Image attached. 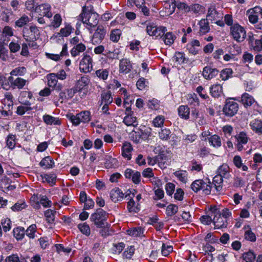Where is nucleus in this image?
<instances>
[{"label": "nucleus", "instance_id": "1", "mask_svg": "<svg viewBox=\"0 0 262 262\" xmlns=\"http://www.w3.org/2000/svg\"><path fill=\"white\" fill-rule=\"evenodd\" d=\"M108 216V214L105 211L99 208L91 215L90 220L97 228H101L107 226Z\"/></svg>", "mask_w": 262, "mask_h": 262}, {"label": "nucleus", "instance_id": "2", "mask_svg": "<svg viewBox=\"0 0 262 262\" xmlns=\"http://www.w3.org/2000/svg\"><path fill=\"white\" fill-rule=\"evenodd\" d=\"M79 18L84 24H86L91 27H95L97 26L99 22V15L95 12H86L85 8H82V11Z\"/></svg>", "mask_w": 262, "mask_h": 262}, {"label": "nucleus", "instance_id": "3", "mask_svg": "<svg viewBox=\"0 0 262 262\" xmlns=\"http://www.w3.org/2000/svg\"><path fill=\"white\" fill-rule=\"evenodd\" d=\"M136 192V191L135 189H133L132 191L128 190L125 195V198H127L128 196L127 199H129V201L127 202V209L128 212L130 213H136L139 212L140 210V205L139 203H136L133 199Z\"/></svg>", "mask_w": 262, "mask_h": 262}, {"label": "nucleus", "instance_id": "4", "mask_svg": "<svg viewBox=\"0 0 262 262\" xmlns=\"http://www.w3.org/2000/svg\"><path fill=\"white\" fill-rule=\"evenodd\" d=\"M39 35V31L35 26H31L29 29L25 28L23 30V36L27 42L36 40Z\"/></svg>", "mask_w": 262, "mask_h": 262}, {"label": "nucleus", "instance_id": "5", "mask_svg": "<svg viewBox=\"0 0 262 262\" xmlns=\"http://www.w3.org/2000/svg\"><path fill=\"white\" fill-rule=\"evenodd\" d=\"M230 33L234 39L238 42L243 41L246 37L244 28L237 24L230 27Z\"/></svg>", "mask_w": 262, "mask_h": 262}, {"label": "nucleus", "instance_id": "6", "mask_svg": "<svg viewBox=\"0 0 262 262\" xmlns=\"http://www.w3.org/2000/svg\"><path fill=\"white\" fill-rule=\"evenodd\" d=\"M238 110V103L232 98H230L226 100L223 112L226 116L232 117L236 114Z\"/></svg>", "mask_w": 262, "mask_h": 262}, {"label": "nucleus", "instance_id": "7", "mask_svg": "<svg viewBox=\"0 0 262 262\" xmlns=\"http://www.w3.org/2000/svg\"><path fill=\"white\" fill-rule=\"evenodd\" d=\"M106 33V28L101 25H98L91 38L92 43L100 44L104 39Z\"/></svg>", "mask_w": 262, "mask_h": 262}, {"label": "nucleus", "instance_id": "8", "mask_svg": "<svg viewBox=\"0 0 262 262\" xmlns=\"http://www.w3.org/2000/svg\"><path fill=\"white\" fill-rule=\"evenodd\" d=\"M79 69L81 72L86 73L90 72L93 69V59L90 55L84 54L79 63Z\"/></svg>", "mask_w": 262, "mask_h": 262}, {"label": "nucleus", "instance_id": "9", "mask_svg": "<svg viewBox=\"0 0 262 262\" xmlns=\"http://www.w3.org/2000/svg\"><path fill=\"white\" fill-rule=\"evenodd\" d=\"M214 217L213 219V223L215 229L225 228L227 227V219L221 216L219 210H216L214 212Z\"/></svg>", "mask_w": 262, "mask_h": 262}, {"label": "nucleus", "instance_id": "10", "mask_svg": "<svg viewBox=\"0 0 262 262\" xmlns=\"http://www.w3.org/2000/svg\"><path fill=\"white\" fill-rule=\"evenodd\" d=\"M119 69L120 73L127 74L132 70L133 65L129 59L126 58H122L120 60Z\"/></svg>", "mask_w": 262, "mask_h": 262}, {"label": "nucleus", "instance_id": "11", "mask_svg": "<svg viewBox=\"0 0 262 262\" xmlns=\"http://www.w3.org/2000/svg\"><path fill=\"white\" fill-rule=\"evenodd\" d=\"M9 80L11 82V86L13 89H23L25 86L27 85L29 81L23 78L17 77L13 79V77H9Z\"/></svg>", "mask_w": 262, "mask_h": 262}, {"label": "nucleus", "instance_id": "12", "mask_svg": "<svg viewBox=\"0 0 262 262\" xmlns=\"http://www.w3.org/2000/svg\"><path fill=\"white\" fill-rule=\"evenodd\" d=\"M223 15V14L218 12L215 7L211 6L208 9L206 19H207L208 21L210 20L212 23L217 19L222 18Z\"/></svg>", "mask_w": 262, "mask_h": 262}, {"label": "nucleus", "instance_id": "13", "mask_svg": "<svg viewBox=\"0 0 262 262\" xmlns=\"http://www.w3.org/2000/svg\"><path fill=\"white\" fill-rule=\"evenodd\" d=\"M237 143L235 144L236 147L238 151H242L243 149V145L247 144L248 138L247 134L241 132L235 136Z\"/></svg>", "mask_w": 262, "mask_h": 262}, {"label": "nucleus", "instance_id": "14", "mask_svg": "<svg viewBox=\"0 0 262 262\" xmlns=\"http://www.w3.org/2000/svg\"><path fill=\"white\" fill-rule=\"evenodd\" d=\"M219 73V71L210 66H206L204 68L202 75L204 78L207 80H211L216 77Z\"/></svg>", "mask_w": 262, "mask_h": 262}, {"label": "nucleus", "instance_id": "15", "mask_svg": "<svg viewBox=\"0 0 262 262\" xmlns=\"http://www.w3.org/2000/svg\"><path fill=\"white\" fill-rule=\"evenodd\" d=\"M133 150V148L132 144L128 142H125L123 143L121 148V155L122 157L126 159L127 160H130L132 159V152Z\"/></svg>", "mask_w": 262, "mask_h": 262}, {"label": "nucleus", "instance_id": "16", "mask_svg": "<svg viewBox=\"0 0 262 262\" xmlns=\"http://www.w3.org/2000/svg\"><path fill=\"white\" fill-rule=\"evenodd\" d=\"M32 98L33 95L31 92L23 91L20 93L18 100L21 104L26 106H30L31 103L29 100L32 99Z\"/></svg>", "mask_w": 262, "mask_h": 262}, {"label": "nucleus", "instance_id": "17", "mask_svg": "<svg viewBox=\"0 0 262 262\" xmlns=\"http://www.w3.org/2000/svg\"><path fill=\"white\" fill-rule=\"evenodd\" d=\"M51 7L48 4H43L38 6L37 8V11L41 13V15L46 16L48 18H50L52 16V13L51 11Z\"/></svg>", "mask_w": 262, "mask_h": 262}, {"label": "nucleus", "instance_id": "18", "mask_svg": "<svg viewBox=\"0 0 262 262\" xmlns=\"http://www.w3.org/2000/svg\"><path fill=\"white\" fill-rule=\"evenodd\" d=\"M217 174L223 177L226 179H229L231 177L230 174V168L226 164H223L221 165L217 169Z\"/></svg>", "mask_w": 262, "mask_h": 262}, {"label": "nucleus", "instance_id": "19", "mask_svg": "<svg viewBox=\"0 0 262 262\" xmlns=\"http://www.w3.org/2000/svg\"><path fill=\"white\" fill-rule=\"evenodd\" d=\"M198 24L200 28L199 33L200 35H204L209 32L210 27L207 19H202Z\"/></svg>", "mask_w": 262, "mask_h": 262}, {"label": "nucleus", "instance_id": "20", "mask_svg": "<svg viewBox=\"0 0 262 262\" xmlns=\"http://www.w3.org/2000/svg\"><path fill=\"white\" fill-rule=\"evenodd\" d=\"M164 7L165 9V15H169L173 13L176 7V2L175 0H170L164 2Z\"/></svg>", "mask_w": 262, "mask_h": 262}, {"label": "nucleus", "instance_id": "21", "mask_svg": "<svg viewBox=\"0 0 262 262\" xmlns=\"http://www.w3.org/2000/svg\"><path fill=\"white\" fill-rule=\"evenodd\" d=\"M123 197L124 193L118 188L113 189L110 192V198L114 202L121 200Z\"/></svg>", "mask_w": 262, "mask_h": 262}, {"label": "nucleus", "instance_id": "22", "mask_svg": "<svg viewBox=\"0 0 262 262\" xmlns=\"http://www.w3.org/2000/svg\"><path fill=\"white\" fill-rule=\"evenodd\" d=\"M210 93L214 98H218L223 93L222 86L219 84H215L210 87Z\"/></svg>", "mask_w": 262, "mask_h": 262}, {"label": "nucleus", "instance_id": "23", "mask_svg": "<svg viewBox=\"0 0 262 262\" xmlns=\"http://www.w3.org/2000/svg\"><path fill=\"white\" fill-rule=\"evenodd\" d=\"M200 44L198 40H193L190 43H188L187 46V50L189 52L193 55H196L198 54Z\"/></svg>", "mask_w": 262, "mask_h": 262}, {"label": "nucleus", "instance_id": "24", "mask_svg": "<svg viewBox=\"0 0 262 262\" xmlns=\"http://www.w3.org/2000/svg\"><path fill=\"white\" fill-rule=\"evenodd\" d=\"M90 81L86 76H82L78 80L75 87L77 89L78 92H80L82 90L85 88L88 85Z\"/></svg>", "mask_w": 262, "mask_h": 262}, {"label": "nucleus", "instance_id": "25", "mask_svg": "<svg viewBox=\"0 0 262 262\" xmlns=\"http://www.w3.org/2000/svg\"><path fill=\"white\" fill-rule=\"evenodd\" d=\"M43 120L47 125H60V120L49 115H45L43 116Z\"/></svg>", "mask_w": 262, "mask_h": 262}, {"label": "nucleus", "instance_id": "26", "mask_svg": "<svg viewBox=\"0 0 262 262\" xmlns=\"http://www.w3.org/2000/svg\"><path fill=\"white\" fill-rule=\"evenodd\" d=\"M250 126L253 131L262 134V120L255 119L250 122Z\"/></svg>", "mask_w": 262, "mask_h": 262}, {"label": "nucleus", "instance_id": "27", "mask_svg": "<svg viewBox=\"0 0 262 262\" xmlns=\"http://www.w3.org/2000/svg\"><path fill=\"white\" fill-rule=\"evenodd\" d=\"M186 97L187 103L189 105L193 107L199 106L200 101L196 94L195 93L188 94L186 95Z\"/></svg>", "mask_w": 262, "mask_h": 262}, {"label": "nucleus", "instance_id": "28", "mask_svg": "<svg viewBox=\"0 0 262 262\" xmlns=\"http://www.w3.org/2000/svg\"><path fill=\"white\" fill-rule=\"evenodd\" d=\"M39 165L45 168H52L54 166V162L53 158L50 156L46 157L40 161Z\"/></svg>", "mask_w": 262, "mask_h": 262}, {"label": "nucleus", "instance_id": "29", "mask_svg": "<svg viewBox=\"0 0 262 262\" xmlns=\"http://www.w3.org/2000/svg\"><path fill=\"white\" fill-rule=\"evenodd\" d=\"M176 39V35L171 32L165 33L164 35L162 36V39L164 43L168 46L172 45Z\"/></svg>", "mask_w": 262, "mask_h": 262}, {"label": "nucleus", "instance_id": "30", "mask_svg": "<svg viewBox=\"0 0 262 262\" xmlns=\"http://www.w3.org/2000/svg\"><path fill=\"white\" fill-rule=\"evenodd\" d=\"M86 49L85 46L82 43H79L75 46L71 50L72 56L76 57L81 52H84Z\"/></svg>", "mask_w": 262, "mask_h": 262}, {"label": "nucleus", "instance_id": "31", "mask_svg": "<svg viewBox=\"0 0 262 262\" xmlns=\"http://www.w3.org/2000/svg\"><path fill=\"white\" fill-rule=\"evenodd\" d=\"M223 177L216 174L213 179L212 183L217 191H221L223 188Z\"/></svg>", "mask_w": 262, "mask_h": 262}, {"label": "nucleus", "instance_id": "32", "mask_svg": "<svg viewBox=\"0 0 262 262\" xmlns=\"http://www.w3.org/2000/svg\"><path fill=\"white\" fill-rule=\"evenodd\" d=\"M179 116L184 119H188L189 117V108L187 105H181L178 108Z\"/></svg>", "mask_w": 262, "mask_h": 262}, {"label": "nucleus", "instance_id": "33", "mask_svg": "<svg viewBox=\"0 0 262 262\" xmlns=\"http://www.w3.org/2000/svg\"><path fill=\"white\" fill-rule=\"evenodd\" d=\"M126 232L127 234L130 236L135 237L142 236L143 235L144 230L141 227H137L128 229Z\"/></svg>", "mask_w": 262, "mask_h": 262}, {"label": "nucleus", "instance_id": "34", "mask_svg": "<svg viewBox=\"0 0 262 262\" xmlns=\"http://www.w3.org/2000/svg\"><path fill=\"white\" fill-rule=\"evenodd\" d=\"M208 141L211 145L214 147L219 148L222 145L221 139L217 135H214L208 138Z\"/></svg>", "mask_w": 262, "mask_h": 262}, {"label": "nucleus", "instance_id": "35", "mask_svg": "<svg viewBox=\"0 0 262 262\" xmlns=\"http://www.w3.org/2000/svg\"><path fill=\"white\" fill-rule=\"evenodd\" d=\"M124 123L127 126L133 125L136 126L138 125L137 118L133 116V114H128L124 118Z\"/></svg>", "mask_w": 262, "mask_h": 262}, {"label": "nucleus", "instance_id": "36", "mask_svg": "<svg viewBox=\"0 0 262 262\" xmlns=\"http://www.w3.org/2000/svg\"><path fill=\"white\" fill-rule=\"evenodd\" d=\"M43 182H47L52 186L55 184L56 181V175L54 173L44 174L41 176Z\"/></svg>", "mask_w": 262, "mask_h": 262}, {"label": "nucleus", "instance_id": "37", "mask_svg": "<svg viewBox=\"0 0 262 262\" xmlns=\"http://www.w3.org/2000/svg\"><path fill=\"white\" fill-rule=\"evenodd\" d=\"M13 96L10 92H6L5 94V98L3 99L2 102L5 107L6 105L9 107H13Z\"/></svg>", "mask_w": 262, "mask_h": 262}, {"label": "nucleus", "instance_id": "38", "mask_svg": "<svg viewBox=\"0 0 262 262\" xmlns=\"http://www.w3.org/2000/svg\"><path fill=\"white\" fill-rule=\"evenodd\" d=\"M173 58V60L179 64L187 62L189 61V59L185 57L184 53L180 52H176Z\"/></svg>", "mask_w": 262, "mask_h": 262}, {"label": "nucleus", "instance_id": "39", "mask_svg": "<svg viewBox=\"0 0 262 262\" xmlns=\"http://www.w3.org/2000/svg\"><path fill=\"white\" fill-rule=\"evenodd\" d=\"M233 162L234 165L237 168H242L243 171H247L248 169V167L243 163L241 157L239 156H235L233 158Z\"/></svg>", "mask_w": 262, "mask_h": 262}, {"label": "nucleus", "instance_id": "40", "mask_svg": "<svg viewBox=\"0 0 262 262\" xmlns=\"http://www.w3.org/2000/svg\"><path fill=\"white\" fill-rule=\"evenodd\" d=\"M242 101L245 106H251L255 100L251 96L245 93L242 96Z\"/></svg>", "mask_w": 262, "mask_h": 262}, {"label": "nucleus", "instance_id": "41", "mask_svg": "<svg viewBox=\"0 0 262 262\" xmlns=\"http://www.w3.org/2000/svg\"><path fill=\"white\" fill-rule=\"evenodd\" d=\"M101 97V105L103 104H110L113 102V97L110 92H102Z\"/></svg>", "mask_w": 262, "mask_h": 262}, {"label": "nucleus", "instance_id": "42", "mask_svg": "<svg viewBox=\"0 0 262 262\" xmlns=\"http://www.w3.org/2000/svg\"><path fill=\"white\" fill-rule=\"evenodd\" d=\"M25 234V230L23 227H18L13 229V235L17 240L22 239L24 238Z\"/></svg>", "mask_w": 262, "mask_h": 262}, {"label": "nucleus", "instance_id": "43", "mask_svg": "<svg viewBox=\"0 0 262 262\" xmlns=\"http://www.w3.org/2000/svg\"><path fill=\"white\" fill-rule=\"evenodd\" d=\"M30 21V18L27 15H23L21 17L16 20L15 23V27L21 28L24 27Z\"/></svg>", "mask_w": 262, "mask_h": 262}, {"label": "nucleus", "instance_id": "44", "mask_svg": "<svg viewBox=\"0 0 262 262\" xmlns=\"http://www.w3.org/2000/svg\"><path fill=\"white\" fill-rule=\"evenodd\" d=\"M171 131L166 128L161 129L159 132V138L162 140L167 141L170 139Z\"/></svg>", "mask_w": 262, "mask_h": 262}, {"label": "nucleus", "instance_id": "45", "mask_svg": "<svg viewBox=\"0 0 262 262\" xmlns=\"http://www.w3.org/2000/svg\"><path fill=\"white\" fill-rule=\"evenodd\" d=\"M36 228L35 224H32L25 230V234L30 238L33 239L36 236Z\"/></svg>", "mask_w": 262, "mask_h": 262}, {"label": "nucleus", "instance_id": "46", "mask_svg": "<svg viewBox=\"0 0 262 262\" xmlns=\"http://www.w3.org/2000/svg\"><path fill=\"white\" fill-rule=\"evenodd\" d=\"M158 244L159 246L161 245V253L164 256H168L173 250V248L171 246H166L164 243H161V242H158Z\"/></svg>", "mask_w": 262, "mask_h": 262}, {"label": "nucleus", "instance_id": "47", "mask_svg": "<svg viewBox=\"0 0 262 262\" xmlns=\"http://www.w3.org/2000/svg\"><path fill=\"white\" fill-rule=\"evenodd\" d=\"M174 175L182 182L186 183L187 181V172L186 171L178 170L174 172Z\"/></svg>", "mask_w": 262, "mask_h": 262}, {"label": "nucleus", "instance_id": "48", "mask_svg": "<svg viewBox=\"0 0 262 262\" xmlns=\"http://www.w3.org/2000/svg\"><path fill=\"white\" fill-rule=\"evenodd\" d=\"M164 121L165 117L162 115H159L153 119L152 124L155 127H162L163 126Z\"/></svg>", "mask_w": 262, "mask_h": 262}, {"label": "nucleus", "instance_id": "49", "mask_svg": "<svg viewBox=\"0 0 262 262\" xmlns=\"http://www.w3.org/2000/svg\"><path fill=\"white\" fill-rule=\"evenodd\" d=\"M78 228L83 234L86 236H89L91 234L90 227L89 225L85 223L78 224Z\"/></svg>", "mask_w": 262, "mask_h": 262}, {"label": "nucleus", "instance_id": "50", "mask_svg": "<svg viewBox=\"0 0 262 262\" xmlns=\"http://www.w3.org/2000/svg\"><path fill=\"white\" fill-rule=\"evenodd\" d=\"M166 31V27L163 26L158 27L156 26L155 31H154L153 35H152V36H155L157 38H162Z\"/></svg>", "mask_w": 262, "mask_h": 262}, {"label": "nucleus", "instance_id": "51", "mask_svg": "<svg viewBox=\"0 0 262 262\" xmlns=\"http://www.w3.org/2000/svg\"><path fill=\"white\" fill-rule=\"evenodd\" d=\"M81 122L88 123L91 120V113L89 111H82L78 114Z\"/></svg>", "mask_w": 262, "mask_h": 262}, {"label": "nucleus", "instance_id": "52", "mask_svg": "<svg viewBox=\"0 0 262 262\" xmlns=\"http://www.w3.org/2000/svg\"><path fill=\"white\" fill-rule=\"evenodd\" d=\"M233 71L230 68H226L221 71L220 77L223 80H226L232 76Z\"/></svg>", "mask_w": 262, "mask_h": 262}, {"label": "nucleus", "instance_id": "53", "mask_svg": "<svg viewBox=\"0 0 262 262\" xmlns=\"http://www.w3.org/2000/svg\"><path fill=\"white\" fill-rule=\"evenodd\" d=\"M48 80V85L50 87H53L56 85L58 82L57 78L56 76V74L50 73L47 76Z\"/></svg>", "mask_w": 262, "mask_h": 262}, {"label": "nucleus", "instance_id": "54", "mask_svg": "<svg viewBox=\"0 0 262 262\" xmlns=\"http://www.w3.org/2000/svg\"><path fill=\"white\" fill-rule=\"evenodd\" d=\"M164 157V154H159V155L154 157L151 158L148 157L147 158V162L149 165H154L155 164L157 163H160L162 160H163Z\"/></svg>", "mask_w": 262, "mask_h": 262}, {"label": "nucleus", "instance_id": "55", "mask_svg": "<svg viewBox=\"0 0 262 262\" xmlns=\"http://www.w3.org/2000/svg\"><path fill=\"white\" fill-rule=\"evenodd\" d=\"M121 35V31L120 29H113L110 34V40L117 42L119 40Z\"/></svg>", "mask_w": 262, "mask_h": 262}, {"label": "nucleus", "instance_id": "56", "mask_svg": "<svg viewBox=\"0 0 262 262\" xmlns=\"http://www.w3.org/2000/svg\"><path fill=\"white\" fill-rule=\"evenodd\" d=\"M27 72L26 68L24 67H19L13 69L11 72L10 75L12 76H24Z\"/></svg>", "mask_w": 262, "mask_h": 262}, {"label": "nucleus", "instance_id": "57", "mask_svg": "<svg viewBox=\"0 0 262 262\" xmlns=\"http://www.w3.org/2000/svg\"><path fill=\"white\" fill-rule=\"evenodd\" d=\"M16 137L15 135H9L6 140L7 146L10 149L14 148L16 145Z\"/></svg>", "mask_w": 262, "mask_h": 262}, {"label": "nucleus", "instance_id": "58", "mask_svg": "<svg viewBox=\"0 0 262 262\" xmlns=\"http://www.w3.org/2000/svg\"><path fill=\"white\" fill-rule=\"evenodd\" d=\"M190 11H192L195 14H200L204 13L205 8L204 7L199 4H194L190 6Z\"/></svg>", "mask_w": 262, "mask_h": 262}, {"label": "nucleus", "instance_id": "59", "mask_svg": "<svg viewBox=\"0 0 262 262\" xmlns=\"http://www.w3.org/2000/svg\"><path fill=\"white\" fill-rule=\"evenodd\" d=\"M222 130L224 137L229 139L232 137V134L233 132V128L230 125H226L223 127Z\"/></svg>", "mask_w": 262, "mask_h": 262}, {"label": "nucleus", "instance_id": "60", "mask_svg": "<svg viewBox=\"0 0 262 262\" xmlns=\"http://www.w3.org/2000/svg\"><path fill=\"white\" fill-rule=\"evenodd\" d=\"M242 258L246 262H253L255 259V254L253 252L249 251L245 252L242 255Z\"/></svg>", "mask_w": 262, "mask_h": 262}, {"label": "nucleus", "instance_id": "61", "mask_svg": "<svg viewBox=\"0 0 262 262\" xmlns=\"http://www.w3.org/2000/svg\"><path fill=\"white\" fill-rule=\"evenodd\" d=\"M56 213V211H53L51 209H48L45 211V215L48 223L52 224L54 222L55 219V213Z\"/></svg>", "mask_w": 262, "mask_h": 262}, {"label": "nucleus", "instance_id": "62", "mask_svg": "<svg viewBox=\"0 0 262 262\" xmlns=\"http://www.w3.org/2000/svg\"><path fill=\"white\" fill-rule=\"evenodd\" d=\"M212 186L210 182H205L203 180V184L201 187V190H203V193L205 194L208 195L210 194Z\"/></svg>", "mask_w": 262, "mask_h": 262}, {"label": "nucleus", "instance_id": "63", "mask_svg": "<svg viewBox=\"0 0 262 262\" xmlns=\"http://www.w3.org/2000/svg\"><path fill=\"white\" fill-rule=\"evenodd\" d=\"M178 211V207L173 204H169L166 208V214L171 216Z\"/></svg>", "mask_w": 262, "mask_h": 262}, {"label": "nucleus", "instance_id": "64", "mask_svg": "<svg viewBox=\"0 0 262 262\" xmlns=\"http://www.w3.org/2000/svg\"><path fill=\"white\" fill-rule=\"evenodd\" d=\"M95 73L99 78L105 80L108 77L109 71L107 69H99L97 70Z\"/></svg>", "mask_w": 262, "mask_h": 262}]
</instances>
